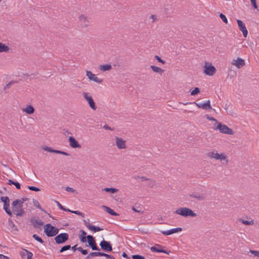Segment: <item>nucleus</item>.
<instances>
[{
    "label": "nucleus",
    "instance_id": "nucleus-1",
    "mask_svg": "<svg viewBox=\"0 0 259 259\" xmlns=\"http://www.w3.org/2000/svg\"><path fill=\"white\" fill-rule=\"evenodd\" d=\"M207 155L208 157L211 159H215L216 160H221L222 161V164L224 165H227L228 164V160L227 159V156L224 153L219 154L217 152L213 151L208 152Z\"/></svg>",
    "mask_w": 259,
    "mask_h": 259
},
{
    "label": "nucleus",
    "instance_id": "nucleus-2",
    "mask_svg": "<svg viewBox=\"0 0 259 259\" xmlns=\"http://www.w3.org/2000/svg\"><path fill=\"white\" fill-rule=\"evenodd\" d=\"M44 232L48 237H53L58 233L59 229L50 224H47L44 227Z\"/></svg>",
    "mask_w": 259,
    "mask_h": 259
},
{
    "label": "nucleus",
    "instance_id": "nucleus-3",
    "mask_svg": "<svg viewBox=\"0 0 259 259\" xmlns=\"http://www.w3.org/2000/svg\"><path fill=\"white\" fill-rule=\"evenodd\" d=\"M175 213L182 215L184 217H194V212L191 209L187 207H180L174 212Z\"/></svg>",
    "mask_w": 259,
    "mask_h": 259
},
{
    "label": "nucleus",
    "instance_id": "nucleus-4",
    "mask_svg": "<svg viewBox=\"0 0 259 259\" xmlns=\"http://www.w3.org/2000/svg\"><path fill=\"white\" fill-rule=\"evenodd\" d=\"M204 73L208 76H212L216 72V69L211 63H208L207 62H204Z\"/></svg>",
    "mask_w": 259,
    "mask_h": 259
},
{
    "label": "nucleus",
    "instance_id": "nucleus-5",
    "mask_svg": "<svg viewBox=\"0 0 259 259\" xmlns=\"http://www.w3.org/2000/svg\"><path fill=\"white\" fill-rule=\"evenodd\" d=\"M215 130H219L220 132L222 133L233 135L234 134V131L226 125L223 124L221 123H218V125L215 128Z\"/></svg>",
    "mask_w": 259,
    "mask_h": 259
},
{
    "label": "nucleus",
    "instance_id": "nucleus-6",
    "mask_svg": "<svg viewBox=\"0 0 259 259\" xmlns=\"http://www.w3.org/2000/svg\"><path fill=\"white\" fill-rule=\"evenodd\" d=\"M84 98L88 102L90 107L93 110H96L97 109V106L92 97L91 95H90L88 93L84 92L82 94Z\"/></svg>",
    "mask_w": 259,
    "mask_h": 259
},
{
    "label": "nucleus",
    "instance_id": "nucleus-7",
    "mask_svg": "<svg viewBox=\"0 0 259 259\" xmlns=\"http://www.w3.org/2000/svg\"><path fill=\"white\" fill-rule=\"evenodd\" d=\"M69 239V235L66 233H62L55 237V240L57 244H63Z\"/></svg>",
    "mask_w": 259,
    "mask_h": 259
},
{
    "label": "nucleus",
    "instance_id": "nucleus-8",
    "mask_svg": "<svg viewBox=\"0 0 259 259\" xmlns=\"http://www.w3.org/2000/svg\"><path fill=\"white\" fill-rule=\"evenodd\" d=\"M12 209L13 212L17 217H22L25 214V211L22 206L16 204L13 205L12 203Z\"/></svg>",
    "mask_w": 259,
    "mask_h": 259
},
{
    "label": "nucleus",
    "instance_id": "nucleus-9",
    "mask_svg": "<svg viewBox=\"0 0 259 259\" xmlns=\"http://www.w3.org/2000/svg\"><path fill=\"white\" fill-rule=\"evenodd\" d=\"M164 246L159 244H156L154 246L150 247V250L153 252H162L167 254H169L170 251L168 250L163 249Z\"/></svg>",
    "mask_w": 259,
    "mask_h": 259
},
{
    "label": "nucleus",
    "instance_id": "nucleus-10",
    "mask_svg": "<svg viewBox=\"0 0 259 259\" xmlns=\"http://www.w3.org/2000/svg\"><path fill=\"white\" fill-rule=\"evenodd\" d=\"M89 244V246L93 250H98L99 251L100 249L97 246V245L95 242V238L92 235H89L87 236V240Z\"/></svg>",
    "mask_w": 259,
    "mask_h": 259
},
{
    "label": "nucleus",
    "instance_id": "nucleus-11",
    "mask_svg": "<svg viewBox=\"0 0 259 259\" xmlns=\"http://www.w3.org/2000/svg\"><path fill=\"white\" fill-rule=\"evenodd\" d=\"M207 197L206 191L205 190L199 189L195 192V199L198 200H203Z\"/></svg>",
    "mask_w": 259,
    "mask_h": 259
},
{
    "label": "nucleus",
    "instance_id": "nucleus-12",
    "mask_svg": "<svg viewBox=\"0 0 259 259\" xmlns=\"http://www.w3.org/2000/svg\"><path fill=\"white\" fill-rule=\"evenodd\" d=\"M41 149L44 151H48V152H49L51 153H55L56 154H62V155H65V156L69 155V154L67 152H64L63 151L58 150H54V149H53L52 148L47 146H42Z\"/></svg>",
    "mask_w": 259,
    "mask_h": 259
},
{
    "label": "nucleus",
    "instance_id": "nucleus-13",
    "mask_svg": "<svg viewBox=\"0 0 259 259\" xmlns=\"http://www.w3.org/2000/svg\"><path fill=\"white\" fill-rule=\"evenodd\" d=\"M195 105L198 108L202 109L205 110L211 109V106H210V101L208 100L205 103H201L199 102V100H197V103L195 102Z\"/></svg>",
    "mask_w": 259,
    "mask_h": 259
},
{
    "label": "nucleus",
    "instance_id": "nucleus-14",
    "mask_svg": "<svg viewBox=\"0 0 259 259\" xmlns=\"http://www.w3.org/2000/svg\"><path fill=\"white\" fill-rule=\"evenodd\" d=\"M100 246L101 248L106 251H111L112 250V247L111 244L107 241L103 239V241L100 243Z\"/></svg>",
    "mask_w": 259,
    "mask_h": 259
},
{
    "label": "nucleus",
    "instance_id": "nucleus-15",
    "mask_svg": "<svg viewBox=\"0 0 259 259\" xmlns=\"http://www.w3.org/2000/svg\"><path fill=\"white\" fill-rule=\"evenodd\" d=\"M237 22L240 30L243 33V36L244 37H246L248 34V31L246 28L245 24L239 19L237 20Z\"/></svg>",
    "mask_w": 259,
    "mask_h": 259
},
{
    "label": "nucleus",
    "instance_id": "nucleus-16",
    "mask_svg": "<svg viewBox=\"0 0 259 259\" xmlns=\"http://www.w3.org/2000/svg\"><path fill=\"white\" fill-rule=\"evenodd\" d=\"M86 75L88 76L89 79L91 80L94 81V82L98 83H102L103 79L99 78L97 77L95 74H93L91 71L87 70Z\"/></svg>",
    "mask_w": 259,
    "mask_h": 259
},
{
    "label": "nucleus",
    "instance_id": "nucleus-17",
    "mask_svg": "<svg viewBox=\"0 0 259 259\" xmlns=\"http://www.w3.org/2000/svg\"><path fill=\"white\" fill-rule=\"evenodd\" d=\"M116 145L118 149H125L126 148L125 141L121 138L116 137L115 138Z\"/></svg>",
    "mask_w": 259,
    "mask_h": 259
},
{
    "label": "nucleus",
    "instance_id": "nucleus-18",
    "mask_svg": "<svg viewBox=\"0 0 259 259\" xmlns=\"http://www.w3.org/2000/svg\"><path fill=\"white\" fill-rule=\"evenodd\" d=\"M30 222L34 228L40 229V227L44 224L43 222L40 220L36 219L35 217L31 218L30 220Z\"/></svg>",
    "mask_w": 259,
    "mask_h": 259
},
{
    "label": "nucleus",
    "instance_id": "nucleus-19",
    "mask_svg": "<svg viewBox=\"0 0 259 259\" xmlns=\"http://www.w3.org/2000/svg\"><path fill=\"white\" fill-rule=\"evenodd\" d=\"M69 145L73 148H81V145L78 143L73 137H69L68 139Z\"/></svg>",
    "mask_w": 259,
    "mask_h": 259
},
{
    "label": "nucleus",
    "instance_id": "nucleus-20",
    "mask_svg": "<svg viewBox=\"0 0 259 259\" xmlns=\"http://www.w3.org/2000/svg\"><path fill=\"white\" fill-rule=\"evenodd\" d=\"M79 20L80 21V26L82 28H85L88 27L89 24V21L86 16L81 15L79 17Z\"/></svg>",
    "mask_w": 259,
    "mask_h": 259
},
{
    "label": "nucleus",
    "instance_id": "nucleus-21",
    "mask_svg": "<svg viewBox=\"0 0 259 259\" xmlns=\"http://www.w3.org/2000/svg\"><path fill=\"white\" fill-rule=\"evenodd\" d=\"M232 64L236 66L238 68H240L245 65L244 60L238 58L236 60H233Z\"/></svg>",
    "mask_w": 259,
    "mask_h": 259
},
{
    "label": "nucleus",
    "instance_id": "nucleus-22",
    "mask_svg": "<svg viewBox=\"0 0 259 259\" xmlns=\"http://www.w3.org/2000/svg\"><path fill=\"white\" fill-rule=\"evenodd\" d=\"M181 228H176L170 229L168 231H161V233L164 235H170L171 234L178 233L180 231H182Z\"/></svg>",
    "mask_w": 259,
    "mask_h": 259
},
{
    "label": "nucleus",
    "instance_id": "nucleus-23",
    "mask_svg": "<svg viewBox=\"0 0 259 259\" xmlns=\"http://www.w3.org/2000/svg\"><path fill=\"white\" fill-rule=\"evenodd\" d=\"M79 232L81 233L79 235L80 241L82 243L86 242L87 240V236H86L87 233L83 230H80Z\"/></svg>",
    "mask_w": 259,
    "mask_h": 259
},
{
    "label": "nucleus",
    "instance_id": "nucleus-24",
    "mask_svg": "<svg viewBox=\"0 0 259 259\" xmlns=\"http://www.w3.org/2000/svg\"><path fill=\"white\" fill-rule=\"evenodd\" d=\"M35 109L32 105H28L25 108L23 109V111L28 114H32L34 112Z\"/></svg>",
    "mask_w": 259,
    "mask_h": 259
},
{
    "label": "nucleus",
    "instance_id": "nucleus-25",
    "mask_svg": "<svg viewBox=\"0 0 259 259\" xmlns=\"http://www.w3.org/2000/svg\"><path fill=\"white\" fill-rule=\"evenodd\" d=\"M179 104H183L184 105H192L191 107H187L185 109H184V112H191L193 111L194 107L193 106V103L192 102H186V103H181L179 102Z\"/></svg>",
    "mask_w": 259,
    "mask_h": 259
},
{
    "label": "nucleus",
    "instance_id": "nucleus-26",
    "mask_svg": "<svg viewBox=\"0 0 259 259\" xmlns=\"http://www.w3.org/2000/svg\"><path fill=\"white\" fill-rule=\"evenodd\" d=\"M102 207L104 208V209L108 213L114 216H118L119 215V214L116 213L115 211H114L113 209L110 208V207L106 206L105 205H103Z\"/></svg>",
    "mask_w": 259,
    "mask_h": 259
},
{
    "label": "nucleus",
    "instance_id": "nucleus-27",
    "mask_svg": "<svg viewBox=\"0 0 259 259\" xmlns=\"http://www.w3.org/2000/svg\"><path fill=\"white\" fill-rule=\"evenodd\" d=\"M151 68L154 72L158 73L160 74H161L164 71L163 69H161V68H160L159 67H157V66H156L154 65H151Z\"/></svg>",
    "mask_w": 259,
    "mask_h": 259
},
{
    "label": "nucleus",
    "instance_id": "nucleus-28",
    "mask_svg": "<svg viewBox=\"0 0 259 259\" xmlns=\"http://www.w3.org/2000/svg\"><path fill=\"white\" fill-rule=\"evenodd\" d=\"M10 50L8 46L0 42V53L8 52Z\"/></svg>",
    "mask_w": 259,
    "mask_h": 259
},
{
    "label": "nucleus",
    "instance_id": "nucleus-29",
    "mask_svg": "<svg viewBox=\"0 0 259 259\" xmlns=\"http://www.w3.org/2000/svg\"><path fill=\"white\" fill-rule=\"evenodd\" d=\"M111 68L112 66L110 64L102 65L99 66L100 70L102 71H108L111 69Z\"/></svg>",
    "mask_w": 259,
    "mask_h": 259
},
{
    "label": "nucleus",
    "instance_id": "nucleus-30",
    "mask_svg": "<svg viewBox=\"0 0 259 259\" xmlns=\"http://www.w3.org/2000/svg\"><path fill=\"white\" fill-rule=\"evenodd\" d=\"M88 226L89 227V229L91 230V231H92L94 232H98V231L103 230L102 228H101L100 227H99L98 226H95L91 225H89Z\"/></svg>",
    "mask_w": 259,
    "mask_h": 259
},
{
    "label": "nucleus",
    "instance_id": "nucleus-31",
    "mask_svg": "<svg viewBox=\"0 0 259 259\" xmlns=\"http://www.w3.org/2000/svg\"><path fill=\"white\" fill-rule=\"evenodd\" d=\"M103 191H105L107 192H110L111 193H114L117 192L118 190V189L114 188H105L103 189Z\"/></svg>",
    "mask_w": 259,
    "mask_h": 259
},
{
    "label": "nucleus",
    "instance_id": "nucleus-32",
    "mask_svg": "<svg viewBox=\"0 0 259 259\" xmlns=\"http://www.w3.org/2000/svg\"><path fill=\"white\" fill-rule=\"evenodd\" d=\"M8 225L13 230H17L16 226L14 224L13 221L10 219L8 220Z\"/></svg>",
    "mask_w": 259,
    "mask_h": 259
},
{
    "label": "nucleus",
    "instance_id": "nucleus-33",
    "mask_svg": "<svg viewBox=\"0 0 259 259\" xmlns=\"http://www.w3.org/2000/svg\"><path fill=\"white\" fill-rule=\"evenodd\" d=\"M24 202L21 199H16L13 202V205H15L17 204L23 207V204Z\"/></svg>",
    "mask_w": 259,
    "mask_h": 259
},
{
    "label": "nucleus",
    "instance_id": "nucleus-34",
    "mask_svg": "<svg viewBox=\"0 0 259 259\" xmlns=\"http://www.w3.org/2000/svg\"><path fill=\"white\" fill-rule=\"evenodd\" d=\"M239 221L246 225H252L253 224V222L252 221H248L243 220L242 219H239Z\"/></svg>",
    "mask_w": 259,
    "mask_h": 259
},
{
    "label": "nucleus",
    "instance_id": "nucleus-35",
    "mask_svg": "<svg viewBox=\"0 0 259 259\" xmlns=\"http://www.w3.org/2000/svg\"><path fill=\"white\" fill-rule=\"evenodd\" d=\"M55 202L57 204V205L58 206V207L62 209V210H65L66 211H70V209H69L68 208H65L63 206H62L59 202H58V201H55Z\"/></svg>",
    "mask_w": 259,
    "mask_h": 259
},
{
    "label": "nucleus",
    "instance_id": "nucleus-36",
    "mask_svg": "<svg viewBox=\"0 0 259 259\" xmlns=\"http://www.w3.org/2000/svg\"><path fill=\"white\" fill-rule=\"evenodd\" d=\"M71 248V246L70 245H66L64 246H63L60 250L59 252L60 253H62L65 251H66L67 250H69Z\"/></svg>",
    "mask_w": 259,
    "mask_h": 259
},
{
    "label": "nucleus",
    "instance_id": "nucleus-37",
    "mask_svg": "<svg viewBox=\"0 0 259 259\" xmlns=\"http://www.w3.org/2000/svg\"><path fill=\"white\" fill-rule=\"evenodd\" d=\"M33 205L35 207H36L37 208L40 209L41 210L44 211V210L41 208V206L39 205V202L37 200L33 199Z\"/></svg>",
    "mask_w": 259,
    "mask_h": 259
},
{
    "label": "nucleus",
    "instance_id": "nucleus-38",
    "mask_svg": "<svg viewBox=\"0 0 259 259\" xmlns=\"http://www.w3.org/2000/svg\"><path fill=\"white\" fill-rule=\"evenodd\" d=\"M32 237L36 241H38L40 243H43L44 241L42 239L39 237L38 236H37L36 234H34L32 235Z\"/></svg>",
    "mask_w": 259,
    "mask_h": 259
},
{
    "label": "nucleus",
    "instance_id": "nucleus-39",
    "mask_svg": "<svg viewBox=\"0 0 259 259\" xmlns=\"http://www.w3.org/2000/svg\"><path fill=\"white\" fill-rule=\"evenodd\" d=\"M138 178L141 179L142 181L146 180V181H151V182H152V185H154L155 184V181H153L152 180H151L150 179L147 178L146 177H140L139 176H138Z\"/></svg>",
    "mask_w": 259,
    "mask_h": 259
},
{
    "label": "nucleus",
    "instance_id": "nucleus-40",
    "mask_svg": "<svg viewBox=\"0 0 259 259\" xmlns=\"http://www.w3.org/2000/svg\"><path fill=\"white\" fill-rule=\"evenodd\" d=\"M219 16H220V17L221 18V19L222 20V21L224 23H225L226 24L228 23L227 18H226V17L225 16V15H224L222 13H220Z\"/></svg>",
    "mask_w": 259,
    "mask_h": 259
},
{
    "label": "nucleus",
    "instance_id": "nucleus-41",
    "mask_svg": "<svg viewBox=\"0 0 259 259\" xmlns=\"http://www.w3.org/2000/svg\"><path fill=\"white\" fill-rule=\"evenodd\" d=\"M77 250L80 251L83 255H87L88 253V251L87 249H83L81 247H78Z\"/></svg>",
    "mask_w": 259,
    "mask_h": 259
},
{
    "label": "nucleus",
    "instance_id": "nucleus-42",
    "mask_svg": "<svg viewBox=\"0 0 259 259\" xmlns=\"http://www.w3.org/2000/svg\"><path fill=\"white\" fill-rule=\"evenodd\" d=\"M132 257L133 259H145V257L144 256L139 254L133 255H132Z\"/></svg>",
    "mask_w": 259,
    "mask_h": 259
},
{
    "label": "nucleus",
    "instance_id": "nucleus-43",
    "mask_svg": "<svg viewBox=\"0 0 259 259\" xmlns=\"http://www.w3.org/2000/svg\"><path fill=\"white\" fill-rule=\"evenodd\" d=\"M25 253L27 254V259H32L33 253L27 250H25Z\"/></svg>",
    "mask_w": 259,
    "mask_h": 259
},
{
    "label": "nucleus",
    "instance_id": "nucleus-44",
    "mask_svg": "<svg viewBox=\"0 0 259 259\" xmlns=\"http://www.w3.org/2000/svg\"><path fill=\"white\" fill-rule=\"evenodd\" d=\"M70 212L71 213H74L75 214H77V215H81L82 217H84V213H83L82 212H80V211H77V210H70Z\"/></svg>",
    "mask_w": 259,
    "mask_h": 259
},
{
    "label": "nucleus",
    "instance_id": "nucleus-45",
    "mask_svg": "<svg viewBox=\"0 0 259 259\" xmlns=\"http://www.w3.org/2000/svg\"><path fill=\"white\" fill-rule=\"evenodd\" d=\"M28 188L29 189V190H30L31 191H35V192H38V191H40V189L39 188H37V187H36L34 186H28Z\"/></svg>",
    "mask_w": 259,
    "mask_h": 259
},
{
    "label": "nucleus",
    "instance_id": "nucleus-46",
    "mask_svg": "<svg viewBox=\"0 0 259 259\" xmlns=\"http://www.w3.org/2000/svg\"><path fill=\"white\" fill-rule=\"evenodd\" d=\"M101 252H92L90 253V256H101Z\"/></svg>",
    "mask_w": 259,
    "mask_h": 259
},
{
    "label": "nucleus",
    "instance_id": "nucleus-47",
    "mask_svg": "<svg viewBox=\"0 0 259 259\" xmlns=\"http://www.w3.org/2000/svg\"><path fill=\"white\" fill-rule=\"evenodd\" d=\"M1 200L3 202H10V199L7 196L5 197H1Z\"/></svg>",
    "mask_w": 259,
    "mask_h": 259
},
{
    "label": "nucleus",
    "instance_id": "nucleus-48",
    "mask_svg": "<svg viewBox=\"0 0 259 259\" xmlns=\"http://www.w3.org/2000/svg\"><path fill=\"white\" fill-rule=\"evenodd\" d=\"M15 83V81H10V82H9L8 83H7L4 88V90H6L8 89H9L11 85Z\"/></svg>",
    "mask_w": 259,
    "mask_h": 259
},
{
    "label": "nucleus",
    "instance_id": "nucleus-49",
    "mask_svg": "<svg viewBox=\"0 0 259 259\" xmlns=\"http://www.w3.org/2000/svg\"><path fill=\"white\" fill-rule=\"evenodd\" d=\"M249 252L252 253L255 256L259 257V251L249 250Z\"/></svg>",
    "mask_w": 259,
    "mask_h": 259
},
{
    "label": "nucleus",
    "instance_id": "nucleus-50",
    "mask_svg": "<svg viewBox=\"0 0 259 259\" xmlns=\"http://www.w3.org/2000/svg\"><path fill=\"white\" fill-rule=\"evenodd\" d=\"M206 117L209 120L215 121V123L217 124H218V123H219V122L215 118H214L212 117L209 116L208 115H206Z\"/></svg>",
    "mask_w": 259,
    "mask_h": 259
},
{
    "label": "nucleus",
    "instance_id": "nucleus-51",
    "mask_svg": "<svg viewBox=\"0 0 259 259\" xmlns=\"http://www.w3.org/2000/svg\"><path fill=\"white\" fill-rule=\"evenodd\" d=\"M155 59H156L159 62H160L162 64H165V62L164 61H163V60H162L161 59V58L158 56H155Z\"/></svg>",
    "mask_w": 259,
    "mask_h": 259
},
{
    "label": "nucleus",
    "instance_id": "nucleus-52",
    "mask_svg": "<svg viewBox=\"0 0 259 259\" xmlns=\"http://www.w3.org/2000/svg\"><path fill=\"white\" fill-rule=\"evenodd\" d=\"M9 206H10V202H7V203L4 202V203L3 208L5 210L10 209Z\"/></svg>",
    "mask_w": 259,
    "mask_h": 259
},
{
    "label": "nucleus",
    "instance_id": "nucleus-53",
    "mask_svg": "<svg viewBox=\"0 0 259 259\" xmlns=\"http://www.w3.org/2000/svg\"><path fill=\"white\" fill-rule=\"evenodd\" d=\"M65 190L67 192H72V193L74 192L75 191V189H73L72 188L69 187H66L65 188Z\"/></svg>",
    "mask_w": 259,
    "mask_h": 259
},
{
    "label": "nucleus",
    "instance_id": "nucleus-54",
    "mask_svg": "<svg viewBox=\"0 0 259 259\" xmlns=\"http://www.w3.org/2000/svg\"><path fill=\"white\" fill-rule=\"evenodd\" d=\"M14 185H15V186L16 187V188L17 189H21V185H20V183H18V182H15L14 184Z\"/></svg>",
    "mask_w": 259,
    "mask_h": 259
},
{
    "label": "nucleus",
    "instance_id": "nucleus-55",
    "mask_svg": "<svg viewBox=\"0 0 259 259\" xmlns=\"http://www.w3.org/2000/svg\"><path fill=\"white\" fill-rule=\"evenodd\" d=\"M25 250L26 249H24L23 251H22L20 253V255H21V256L22 257V258H25L26 256L27 257V254H26L25 253Z\"/></svg>",
    "mask_w": 259,
    "mask_h": 259
},
{
    "label": "nucleus",
    "instance_id": "nucleus-56",
    "mask_svg": "<svg viewBox=\"0 0 259 259\" xmlns=\"http://www.w3.org/2000/svg\"><path fill=\"white\" fill-rule=\"evenodd\" d=\"M6 212L10 217L12 216V212L10 209L5 210Z\"/></svg>",
    "mask_w": 259,
    "mask_h": 259
},
{
    "label": "nucleus",
    "instance_id": "nucleus-57",
    "mask_svg": "<svg viewBox=\"0 0 259 259\" xmlns=\"http://www.w3.org/2000/svg\"><path fill=\"white\" fill-rule=\"evenodd\" d=\"M139 230L141 231L143 234H146L148 232L147 231H146L144 228L139 229Z\"/></svg>",
    "mask_w": 259,
    "mask_h": 259
},
{
    "label": "nucleus",
    "instance_id": "nucleus-58",
    "mask_svg": "<svg viewBox=\"0 0 259 259\" xmlns=\"http://www.w3.org/2000/svg\"><path fill=\"white\" fill-rule=\"evenodd\" d=\"M83 223H84V224L85 225V226H86V227L89 229V227L88 226V225H91V224L89 223V221H87V220H83Z\"/></svg>",
    "mask_w": 259,
    "mask_h": 259
},
{
    "label": "nucleus",
    "instance_id": "nucleus-59",
    "mask_svg": "<svg viewBox=\"0 0 259 259\" xmlns=\"http://www.w3.org/2000/svg\"><path fill=\"white\" fill-rule=\"evenodd\" d=\"M103 128L105 130H112V129H111V128L107 124H105L103 126Z\"/></svg>",
    "mask_w": 259,
    "mask_h": 259
},
{
    "label": "nucleus",
    "instance_id": "nucleus-60",
    "mask_svg": "<svg viewBox=\"0 0 259 259\" xmlns=\"http://www.w3.org/2000/svg\"><path fill=\"white\" fill-rule=\"evenodd\" d=\"M197 40L199 41L200 43L201 44H202L203 43V42L205 41L204 37H202L201 38H197Z\"/></svg>",
    "mask_w": 259,
    "mask_h": 259
},
{
    "label": "nucleus",
    "instance_id": "nucleus-61",
    "mask_svg": "<svg viewBox=\"0 0 259 259\" xmlns=\"http://www.w3.org/2000/svg\"><path fill=\"white\" fill-rule=\"evenodd\" d=\"M101 256H105L107 258H109L110 257V255L107 253H105L104 252H101Z\"/></svg>",
    "mask_w": 259,
    "mask_h": 259
},
{
    "label": "nucleus",
    "instance_id": "nucleus-62",
    "mask_svg": "<svg viewBox=\"0 0 259 259\" xmlns=\"http://www.w3.org/2000/svg\"><path fill=\"white\" fill-rule=\"evenodd\" d=\"M15 182V181H13V180H9L8 181V184L9 185H14V182Z\"/></svg>",
    "mask_w": 259,
    "mask_h": 259
},
{
    "label": "nucleus",
    "instance_id": "nucleus-63",
    "mask_svg": "<svg viewBox=\"0 0 259 259\" xmlns=\"http://www.w3.org/2000/svg\"><path fill=\"white\" fill-rule=\"evenodd\" d=\"M251 4L252 5L254 9H257V5H256V1L252 2Z\"/></svg>",
    "mask_w": 259,
    "mask_h": 259
},
{
    "label": "nucleus",
    "instance_id": "nucleus-64",
    "mask_svg": "<svg viewBox=\"0 0 259 259\" xmlns=\"http://www.w3.org/2000/svg\"><path fill=\"white\" fill-rule=\"evenodd\" d=\"M0 258H6V259H10L9 257L2 254H0Z\"/></svg>",
    "mask_w": 259,
    "mask_h": 259
}]
</instances>
